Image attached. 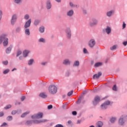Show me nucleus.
I'll return each instance as SVG.
<instances>
[{"label": "nucleus", "mask_w": 127, "mask_h": 127, "mask_svg": "<svg viewBox=\"0 0 127 127\" xmlns=\"http://www.w3.org/2000/svg\"><path fill=\"white\" fill-rule=\"evenodd\" d=\"M6 36H7V35L4 34L0 36V44L2 43V41H3V46H6L8 44V39L6 38Z\"/></svg>", "instance_id": "nucleus-1"}, {"label": "nucleus", "mask_w": 127, "mask_h": 127, "mask_svg": "<svg viewBox=\"0 0 127 127\" xmlns=\"http://www.w3.org/2000/svg\"><path fill=\"white\" fill-rule=\"evenodd\" d=\"M48 91L50 94H56L57 93V87L55 85L50 86L48 88Z\"/></svg>", "instance_id": "nucleus-2"}, {"label": "nucleus", "mask_w": 127, "mask_h": 127, "mask_svg": "<svg viewBox=\"0 0 127 127\" xmlns=\"http://www.w3.org/2000/svg\"><path fill=\"white\" fill-rule=\"evenodd\" d=\"M45 122H47L46 120H42L41 121L35 120V121H27L26 124L27 125H31L32 123H34V124H40V123H45Z\"/></svg>", "instance_id": "nucleus-3"}, {"label": "nucleus", "mask_w": 127, "mask_h": 127, "mask_svg": "<svg viewBox=\"0 0 127 127\" xmlns=\"http://www.w3.org/2000/svg\"><path fill=\"white\" fill-rule=\"evenodd\" d=\"M42 117H43V113H39L37 114L32 116V119H42Z\"/></svg>", "instance_id": "nucleus-4"}, {"label": "nucleus", "mask_w": 127, "mask_h": 127, "mask_svg": "<svg viewBox=\"0 0 127 127\" xmlns=\"http://www.w3.org/2000/svg\"><path fill=\"white\" fill-rule=\"evenodd\" d=\"M110 104H111V102L109 101L105 102L103 104L101 105V109L102 110H106Z\"/></svg>", "instance_id": "nucleus-5"}, {"label": "nucleus", "mask_w": 127, "mask_h": 127, "mask_svg": "<svg viewBox=\"0 0 127 127\" xmlns=\"http://www.w3.org/2000/svg\"><path fill=\"white\" fill-rule=\"evenodd\" d=\"M101 100V98L99 96H96L94 98V101L93 102V105L95 106V105H97L99 102H100V100Z\"/></svg>", "instance_id": "nucleus-6"}, {"label": "nucleus", "mask_w": 127, "mask_h": 127, "mask_svg": "<svg viewBox=\"0 0 127 127\" xmlns=\"http://www.w3.org/2000/svg\"><path fill=\"white\" fill-rule=\"evenodd\" d=\"M100 76H102V72H99L98 74H95L93 75V79H99Z\"/></svg>", "instance_id": "nucleus-7"}, {"label": "nucleus", "mask_w": 127, "mask_h": 127, "mask_svg": "<svg viewBox=\"0 0 127 127\" xmlns=\"http://www.w3.org/2000/svg\"><path fill=\"white\" fill-rule=\"evenodd\" d=\"M15 21H16V15H13L11 20V24H14Z\"/></svg>", "instance_id": "nucleus-8"}, {"label": "nucleus", "mask_w": 127, "mask_h": 127, "mask_svg": "<svg viewBox=\"0 0 127 127\" xmlns=\"http://www.w3.org/2000/svg\"><path fill=\"white\" fill-rule=\"evenodd\" d=\"M31 23V19H29L28 21L26 22L24 26L25 28H27V27H29L30 26Z\"/></svg>", "instance_id": "nucleus-9"}, {"label": "nucleus", "mask_w": 127, "mask_h": 127, "mask_svg": "<svg viewBox=\"0 0 127 127\" xmlns=\"http://www.w3.org/2000/svg\"><path fill=\"white\" fill-rule=\"evenodd\" d=\"M95 40L92 39L89 41V46L90 47H93L95 44Z\"/></svg>", "instance_id": "nucleus-10"}, {"label": "nucleus", "mask_w": 127, "mask_h": 127, "mask_svg": "<svg viewBox=\"0 0 127 127\" xmlns=\"http://www.w3.org/2000/svg\"><path fill=\"white\" fill-rule=\"evenodd\" d=\"M119 124L121 126H123L124 125V124H125V121H124V118H123L121 117L119 119Z\"/></svg>", "instance_id": "nucleus-11"}, {"label": "nucleus", "mask_w": 127, "mask_h": 127, "mask_svg": "<svg viewBox=\"0 0 127 127\" xmlns=\"http://www.w3.org/2000/svg\"><path fill=\"white\" fill-rule=\"evenodd\" d=\"M98 23V21L97 20L94 19L92 20V22L90 23L91 26H93V25H96Z\"/></svg>", "instance_id": "nucleus-12"}, {"label": "nucleus", "mask_w": 127, "mask_h": 127, "mask_svg": "<svg viewBox=\"0 0 127 127\" xmlns=\"http://www.w3.org/2000/svg\"><path fill=\"white\" fill-rule=\"evenodd\" d=\"M28 53H29V51L25 50L23 52V56L24 57H26L27 55H28Z\"/></svg>", "instance_id": "nucleus-13"}, {"label": "nucleus", "mask_w": 127, "mask_h": 127, "mask_svg": "<svg viewBox=\"0 0 127 127\" xmlns=\"http://www.w3.org/2000/svg\"><path fill=\"white\" fill-rule=\"evenodd\" d=\"M66 33H67V36L68 38L71 37V31H70V29L68 28L66 30Z\"/></svg>", "instance_id": "nucleus-14"}, {"label": "nucleus", "mask_w": 127, "mask_h": 127, "mask_svg": "<svg viewBox=\"0 0 127 127\" xmlns=\"http://www.w3.org/2000/svg\"><path fill=\"white\" fill-rule=\"evenodd\" d=\"M11 48H12V46L7 48L6 50V53L7 54L10 53L11 51Z\"/></svg>", "instance_id": "nucleus-15"}, {"label": "nucleus", "mask_w": 127, "mask_h": 127, "mask_svg": "<svg viewBox=\"0 0 127 127\" xmlns=\"http://www.w3.org/2000/svg\"><path fill=\"white\" fill-rule=\"evenodd\" d=\"M40 97L41 98H43L44 99H45V98H47V95L45 94V93H42L40 94Z\"/></svg>", "instance_id": "nucleus-16"}, {"label": "nucleus", "mask_w": 127, "mask_h": 127, "mask_svg": "<svg viewBox=\"0 0 127 127\" xmlns=\"http://www.w3.org/2000/svg\"><path fill=\"white\" fill-rule=\"evenodd\" d=\"M96 126L98 127H101L103 126V122H101V121H99L98 122L97 124H96Z\"/></svg>", "instance_id": "nucleus-17"}, {"label": "nucleus", "mask_w": 127, "mask_h": 127, "mask_svg": "<svg viewBox=\"0 0 127 127\" xmlns=\"http://www.w3.org/2000/svg\"><path fill=\"white\" fill-rule=\"evenodd\" d=\"M73 13L74 11H73L72 10H70L67 12V15H68V16H71L73 15Z\"/></svg>", "instance_id": "nucleus-18"}, {"label": "nucleus", "mask_w": 127, "mask_h": 127, "mask_svg": "<svg viewBox=\"0 0 127 127\" xmlns=\"http://www.w3.org/2000/svg\"><path fill=\"white\" fill-rule=\"evenodd\" d=\"M47 8H48V9L51 8V3H50V1H48L47 3Z\"/></svg>", "instance_id": "nucleus-19"}, {"label": "nucleus", "mask_w": 127, "mask_h": 127, "mask_svg": "<svg viewBox=\"0 0 127 127\" xmlns=\"http://www.w3.org/2000/svg\"><path fill=\"white\" fill-rule=\"evenodd\" d=\"M106 31L107 33V34H110L111 30V27H107V28L106 29Z\"/></svg>", "instance_id": "nucleus-20"}, {"label": "nucleus", "mask_w": 127, "mask_h": 127, "mask_svg": "<svg viewBox=\"0 0 127 127\" xmlns=\"http://www.w3.org/2000/svg\"><path fill=\"white\" fill-rule=\"evenodd\" d=\"M63 63L65 65H68V64H70V61H69V60H65L64 61Z\"/></svg>", "instance_id": "nucleus-21"}, {"label": "nucleus", "mask_w": 127, "mask_h": 127, "mask_svg": "<svg viewBox=\"0 0 127 127\" xmlns=\"http://www.w3.org/2000/svg\"><path fill=\"white\" fill-rule=\"evenodd\" d=\"M103 64L102 63H97L95 64V67H100V66H102Z\"/></svg>", "instance_id": "nucleus-22"}, {"label": "nucleus", "mask_w": 127, "mask_h": 127, "mask_svg": "<svg viewBox=\"0 0 127 127\" xmlns=\"http://www.w3.org/2000/svg\"><path fill=\"white\" fill-rule=\"evenodd\" d=\"M116 121H117V119L116 118H112L110 119V122L111 123H112V124L115 123V122H116Z\"/></svg>", "instance_id": "nucleus-23"}, {"label": "nucleus", "mask_w": 127, "mask_h": 127, "mask_svg": "<svg viewBox=\"0 0 127 127\" xmlns=\"http://www.w3.org/2000/svg\"><path fill=\"white\" fill-rule=\"evenodd\" d=\"M113 12H114V11H113V10L107 12V15L108 16H111Z\"/></svg>", "instance_id": "nucleus-24"}, {"label": "nucleus", "mask_w": 127, "mask_h": 127, "mask_svg": "<svg viewBox=\"0 0 127 127\" xmlns=\"http://www.w3.org/2000/svg\"><path fill=\"white\" fill-rule=\"evenodd\" d=\"M25 34L27 35H30V32L29 31V29H26V30H25Z\"/></svg>", "instance_id": "nucleus-25"}, {"label": "nucleus", "mask_w": 127, "mask_h": 127, "mask_svg": "<svg viewBox=\"0 0 127 127\" xmlns=\"http://www.w3.org/2000/svg\"><path fill=\"white\" fill-rule=\"evenodd\" d=\"M39 31H40L42 33L44 32V27L42 26V27H40Z\"/></svg>", "instance_id": "nucleus-26"}, {"label": "nucleus", "mask_w": 127, "mask_h": 127, "mask_svg": "<svg viewBox=\"0 0 127 127\" xmlns=\"http://www.w3.org/2000/svg\"><path fill=\"white\" fill-rule=\"evenodd\" d=\"M28 114H29V112H26V113L23 114L21 115V118H24V117H25L26 115H27Z\"/></svg>", "instance_id": "nucleus-27"}, {"label": "nucleus", "mask_w": 127, "mask_h": 127, "mask_svg": "<svg viewBox=\"0 0 127 127\" xmlns=\"http://www.w3.org/2000/svg\"><path fill=\"white\" fill-rule=\"evenodd\" d=\"M79 61H76L73 64V66H79Z\"/></svg>", "instance_id": "nucleus-28"}, {"label": "nucleus", "mask_w": 127, "mask_h": 127, "mask_svg": "<svg viewBox=\"0 0 127 127\" xmlns=\"http://www.w3.org/2000/svg\"><path fill=\"white\" fill-rule=\"evenodd\" d=\"M11 108V105H7L6 107H4L5 110H7L8 109H10Z\"/></svg>", "instance_id": "nucleus-29"}, {"label": "nucleus", "mask_w": 127, "mask_h": 127, "mask_svg": "<svg viewBox=\"0 0 127 127\" xmlns=\"http://www.w3.org/2000/svg\"><path fill=\"white\" fill-rule=\"evenodd\" d=\"M33 63V60L31 59L30 61L28 62V65H31Z\"/></svg>", "instance_id": "nucleus-30"}, {"label": "nucleus", "mask_w": 127, "mask_h": 127, "mask_svg": "<svg viewBox=\"0 0 127 127\" xmlns=\"http://www.w3.org/2000/svg\"><path fill=\"white\" fill-rule=\"evenodd\" d=\"M115 49H117L116 45H114L111 48V50H115Z\"/></svg>", "instance_id": "nucleus-31"}, {"label": "nucleus", "mask_w": 127, "mask_h": 127, "mask_svg": "<svg viewBox=\"0 0 127 127\" xmlns=\"http://www.w3.org/2000/svg\"><path fill=\"white\" fill-rule=\"evenodd\" d=\"M39 42H45V40L43 38H41L39 40Z\"/></svg>", "instance_id": "nucleus-32"}, {"label": "nucleus", "mask_w": 127, "mask_h": 127, "mask_svg": "<svg viewBox=\"0 0 127 127\" xmlns=\"http://www.w3.org/2000/svg\"><path fill=\"white\" fill-rule=\"evenodd\" d=\"M11 120H12V117H11V116H8L7 118V121H11Z\"/></svg>", "instance_id": "nucleus-33"}, {"label": "nucleus", "mask_w": 127, "mask_h": 127, "mask_svg": "<svg viewBox=\"0 0 127 127\" xmlns=\"http://www.w3.org/2000/svg\"><path fill=\"white\" fill-rule=\"evenodd\" d=\"M73 90H71V91L69 92L68 93H67V95L70 96H71V95H72L73 94Z\"/></svg>", "instance_id": "nucleus-34"}, {"label": "nucleus", "mask_w": 127, "mask_h": 127, "mask_svg": "<svg viewBox=\"0 0 127 127\" xmlns=\"http://www.w3.org/2000/svg\"><path fill=\"white\" fill-rule=\"evenodd\" d=\"M39 23V21L38 20H36L34 22L35 25H37Z\"/></svg>", "instance_id": "nucleus-35"}, {"label": "nucleus", "mask_w": 127, "mask_h": 127, "mask_svg": "<svg viewBox=\"0 0 127 127\" xmlns=\"http://www.w3.org/2000/svg\"><path fill=\"white\" fill-rule=\"evenodd\" d=\"M9 72V69H6L3 71V74H7Z\"/></svg>", "instance_id": "nucleus-36"}, {"label": "nucleus", "mask_w": 127, "mask_h": 127, "mask_svg": "<svg viewBox=\"0 0 127 127\" xmlns=\"http://www.w3.org/2000/svg\"><path fill=\"white\" fill-rule=\"evenodd\" d=\"M2 63L4 65H7V64H8V62H7V61H5L3 62Z\"/></svg>", "instance_id": "nucleus-37"}, {"label": "nucleus", "mask_w": 127, "mask_h": 127, "mask_svg": "<svg viewBox=\"0 0 127 127\" xmlns=\"http://www.w3.org/2000/svg\"><path fill=\"white\" fill-rule=\"evenodd\" d=\"M113 91H116L117 90V85H114L113 87Z\"/></svg>", "instance_id": "nucleus-38"}, {"label": "nucleus", "mask_w": 127, "mask_h": 127, "mask_svg": "<svg viewBox=\"0 0 127 127\" xmlns=\"http://www.w3.org/2000/svg\"><path fill=\"white\" fill-rule=\"evenodd\" d=\"M24 18L25 19H28V18H29V15H28V14L25 15L24 16Z\"/></svg>", "instance_id": "nucleus-39"}, {"label": "nucleus", "mask_w": 127, "mask_h": 127, "mask_svg": "<svg viewBox=\"0 0 127 127\" xmlns=\"http://www.w3.org/2000/svg\"><path fill=\"white\" fill-rule=\"evenodd\" d=\"M20 54H21V51H18L17 53V57L19 56V55H20Z\"/></svg>", "instance_id": "nucleus-40"}, {"label": "nucleus", "mask_w": 127, "mask_h": 127, "mask_svg": "<svg viewBox=\"0 0 127 127\" xmlns=\"http://www.w3.org/2000/svg\"><path fill=\"white\" fill-rule=\"evenodd\" d=\"M14 1L16 3H19L21 1V0H14Z\"/></svg>", "instance_id": "nucleus-41"}, {"label": "nucleus", "mask_w": 127, "mask_h": 127, "mask_svg": "<svg viewBox=\"0 0 127 127\" xmlns=\"http://www.w3.org/2000/svg\"><path fill=\"white\" fill-rule=\"evenodd\" d=\"M126 24H125V22H123V29L126 28Z\"/></svg>", "instance_id": "nucleus-42"}, {"label": "nucleus", "mask_w": 127, "mask_h": 127, "mask_svg": "<svg viewBox=\"0 0 127 127\" xmlns=\"http://www.w3.org/2000/svg\"><path fill=\"white\" fill-rule=\"evenodd\" d=\"M52 108H53V106H52V105H49L48 106V110H50V109H52Z\"/></svg>", "instance_id": "nucleus-43"}, {"label": "nucleus", "mask_w": 127, "mask_h": 127, "mask_svg": "<svg viewBox=\"0 0 127 127\" xmlns=\"http://www.w3.org/2000/svg\"><path fill=\"white\" fill-rule=\"evenodd\" d=\"M69 4H70V6H71V7H75V5H73V3L70 2V3H69Z\"/></svg>", "instance_id": "nucleus-44"}, {"label": "nucleus", "mask_w": 127, "mask_h": 127, "mask_svg": "<svg viewBox=\"0 0 127 127\" xmlns=\"http://www.w3.org/2000/svg\"><path fill=\"white\" fill-rule=\"evenodd\" d=\"M25 99V96H22L21 98V101H24Z\"/></svg>", "instance_id": "nucleus-45"}, {"label": "nucleus", "mask_w": 127, "mask_h": 127, "mask_svg": "<svg viewBox=\"0 0 127 127\" xmlns=\"http://www.w3.org/2000/svg\"><path fill=\"white\" fill-rule=\"evenodd\" d=\"M72 114L73 116H76V115H77V112L76 111H73Z\"/></svg>", "instance_id": "nucleus-46"}, {"label": "nucleus", "mask_w": 127, "mask_h": 127, "mask_svg": "<svg viewBox=\"0 0 127 127\" xmlns=\"http://www.w3.org/2000/svg\"><path fill=\"white\" fill-rule=\"evenodd\" d=\"M80 103H81V98H79L77 102V104H80Z\"/></svg>", "instance_id": "nucleus-47"}, {"label": "nucleus", "mask_w": 127, "mask_h": 127, "mask_svg": "<svg viewBox=\"0 0 127 127\" xmlns=\"http://www.w3.org/2000/svg\"><path fill=\"white\" fill-rule=\"evenodd\" d=\"M2 15V12L1 11H0V20L1 19V16Z\"/></svg>", "instance_id": "nucleus-48"}, {"label": "nucleus", "mask_w": 127, "mask_h": 127, "mask_svg": "<svg viewBox=\"0 0 127 127\" xmlns=\"http://www.w3.org/2000/svg\"><path fill=\"white\" fill-rule=\"evenodd\" d=\"M56 127H63V126H62V125H56Z\"/></svg>", "instance_id": "nucleus-49"}, {"label": "nucleus", "mask_w": 127, "mask_h": 127, "mask_svg": "<svg viewBox=\"0 0 127 127\" xmlns=\"http://www.w3.org/2000/svg\"><path fill=\"white\" fill-rule=\"evenodd\" d=\"M83 52H84V53H87V49H86V48L83 49Z\"/></svg>", "instance_id": "nucleus-50"}, {"label": "nucleus", "mask_w": 127, "mask_h": 127, "mask_svg": "<svg viewBox=\"0 0 127 127\" xmlns=\"http://www.w3.org/2000/svg\"><path fill=\"white\" fill-rule=\"evenodd\" d=\"M16 113V111H12L11 114H12V115H15Z\"/></svg>", "instance_id": "nucleus-51"}, {"label": "nucleus", "mask_w": 127, "mask_h": 127, "mask_svg": "<svg viewBox=\"0 0 127 127\" xmlns=\"http://www.w3.org/2000/svg\"><path fill=\"white\" fill-rule=\"evenodd\" d=\"M123 44L125 46H126V45H127V41L124 42Z\"/></svg>", "instance_id": "nucleus-52"}, {"label": "nucleus", "mask_w": 127, "mask_h": 127, "mask_svg": "<svg viewBox=\"0 0 127 127\" xmlns=\"http://www.w3.org/2000/svg\"><path fill=\"white\" fill-rule=\"evenodd\" d=\"M4 126H6V123H3L2 125H1V127H4Z\"/></svg>", "instance_id": "nucleus-53"}, {"label": "nucleus", "mask_w": 127, "mask_h": 127, "mask_svg": "<svg viewBox=\"0 0 127 127\" xmlns=\"http://www.w3.org/2000/svg\"><path fill=\"white\" fill-rule=\"evenodd\" d=\"M3 115H4L3 112L0 113V117H2Z\"/></svg>", "instance_id": "nucleus-54"}, {"label": "nucleus", "mask_w": 127, "mask_h": 127, "mask_svg": "<svg viewBox=\"0 0 127 127\" xmlns=\"http://www.w3.org/2000/svg\"><path fill=\"white\" fill-rule=\"evenodd\" d=\"M81 123V120H78L77 124H80Z\"/></svg>", "instance_id": "nucleus-55"}, {"label": "nucleus", "mask_w": 127, "mask_h": 127, "mask_svg": "<svg viewBox=\"0 0 127 127\" xmlns=\"http://www.w3.org/2000/svg\"><path fill=\"white\" fill-rule=\"evenodd\" d=\"M19 30H20V28H18L16 29V31H17V32H18Z\"/></svg>", "instance_id": "nucleus-56"}, {"label": "nucleus", "mask_w": 127, "mask_h": 127, "mask_svg": "<svg viewBox=\"0 0 127 127\" xmlns=\"http://www.w3.org/2000/svg\"><path fill=\"white\" fill-rule=\"evenodd\" d=\"M86 93H87L86 91H84L83 92V95H85V94H86Z\"/></svg>", "instance_id": "nucleus-57"}, {"label": "nucleus", "mask_w": 127, "mask_h": 127, "mask_svg": "<svg viewBox=\"0 0 127 127\" xmlns=\"http://www.w3.org/2000/svg\"><path fill=\"white\" fill-rule=\"evenodd\" d=\"M56 1L58 2H60V1H61V0H56Z\"/></svg>", "instance_id": "nucleus-58"}, {"label": "nucleus", "mask_w": 127, "mask_h": 127, "mask_svg": "<svg viewBox=\"0 0 127 127\" xmlns=\"http://www.w3.org/2000/svg\"><path fill=\"white\" fill-rule=\"evenodd\" d=\"M71 123H72V122H71V121H68V124H71Z\"/></svg>", "instance_id": "nucleus-59"}, {"label": "nucleus", "mask_w": 127, "mask_h": 127, "mask_svg": "<svg viewBox=\"0 0 127 127\" xmlns=\"http://www.w3.org/2000/svg\"><path fill=\"white\" fill-rule=\"evenodd\" d=\"M46 63H42V65H45Z\"/></svg>", "instance_id": "nucleus-60"}, {"label": "nucleus", "mask_w": 127, "mask_h": 127, "mask_svg": "<svg viewBox=\"0 0 127 127\" xmlns=\"http://www.w3.org/2000/svg\"><path fill=\"white\" fill-rule=\"evenodd\" d=\"M14 70H16V68H13V69L12 70V71H14Z\"/></svg>", "instance_id": "nucleus-61"}, {"label": "nucleus", "mask_w": 127, "mask_h": 127, "mask_svg": "<svg viewBox=\"0 0 127 127\" xmlns=\"http://www.w3.org/2000/svg\"><path fill=\"white\" fill-rule=\"evenodd\" d=\"M16 105H20V103H16Z\"/></svg>", "instance_id": "nucleus-62"}, {"label": "nucleus", "mask_w": 127, "mask_h": 127, "mask_svg": "<svg viewBox=\"0 0 127 127\" xmlns=\"http://www.w3.org/2000/svg\"><path fill=\"white\" fill-rule=\"evenodd\" d=\"M21 58H22V57L19 58L20 60H21Z\"/></svg>", "instance_id": "nucleus-63"}, {"label": "nucleus", "mask_w": 127, "mask_h": 127, "mask_svg": "<svg viewBox=\"0 0 127 127\" xmlns=\"http://www.w3.org/2000/svg\"><path fill=\"white\" fill-rule=\"evenodd\" d=\"M90 127H94V126H91Z\"/></svg>", "instance_id": "nucleus-64"}]
</instances>
